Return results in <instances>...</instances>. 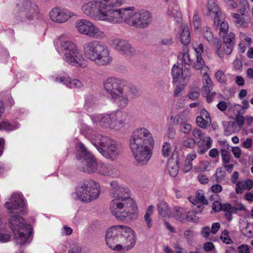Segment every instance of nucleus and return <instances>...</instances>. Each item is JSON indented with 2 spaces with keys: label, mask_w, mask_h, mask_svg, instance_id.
Listing matches in <instances>:
<instances>
[{
  "label": "nucleus",
  "mask_w": 253,
  "mask_h": 253,
  "mask_svg": "<svg viewBox=\"0 0 253 253\" xmlns=\"http://www.w3.org/2000/svg\"><path fill=\"white\" fill-rule=\"evenodd\" d=\"M122 0H90L82 6V10L88 17L112 24L127 23L128 7L117 9Z\"/></svg>",
  "instance_id": "1"
},
{
  "label": "nucleus",
  "mask_w": 253,
  "mask_h": 253,
  "mask_svg": "<svg viewBox=\"0 0 253 253\" xmlns=\"http://www.w3.org/2000/svg\"><path fill=\"white\" fill-rule=\"evenodd\" d=\"M110 185L113 198L110 207L112 214L121 220L135 217L137 208L130 197L128 189L119 186L116 181L111 182Z\"/></svg>",
  "instance_id": "2"
},
{
  "label": "nucleus",
  "mask_w": 253,
  "mask_h": 253,
  "mask_svg": "<svg viewBox=\"0 0 253 253\" xmlns=\"http://www.w3.org/2000/svg\"><path fill=\"white\" fill-rule=\"evenodd\" d=\"M154 141L148 130L144 127L136 129L129 140V147L138 164L147 163L152 156Z\"/></svg>",
  "instance_id": "3"
},
{
  "label": "nucleus",
  "mask_w": 253,
  "mask_h": 253,
  "mask_svg": "<svg viewBox=\"0 0 253 253\" xmlns=\"http://www.w3.org/2000/svg\"><path fill=\"white\" fill-rule=\"evenodd\" d=\"M83 50L85 56L99 66L109 65L112 58L106 45L101 42L94 40L84 43Z\"/></svg>",
  "instance_id": "4"
},
{
  "label": "nucleus",
  "mask_w": 253,
  "mask_h": 253,
  "mask_svg": "<svg viewBox=\"0 0 253 253\" xmlns=\"http://www.w3.org/2000/svg\"><path fill=\"white\" fill-rule=\"evenodd\" d=\"M125 83L124 80L115 77L108 78L103 82L104 89L121 109L128 104V98L123 91Z\"/></svg>",
  "instance_id": "5"
},
{
  "label": "nucleus",
  "mask_w": 253,
  "mask_h": 253,
  "mask_svg": "<svg viewBox=\"0 0 253 253\" xmlns=\"http://www.w3.org/2000/svg\"><path fill=\"white\" fill-rule=\"evenodd\" d=\"M9 226L13 233L17 244L24 245L32 233L31 226L19 215H12L8 219Z\"/></svg>",
  "instance_id": "6"
},
{
  "label": "nucleus",
  "mask_w": 253,
  "mask_h": 253,
  "mask_svg": "<svg viewBox=\"0 0 253 253\" xmlns=\"http://www.w3.org/2000/svg\"><path fill=\"white\" fill-rule=\"evenodd\" d=\"M91 118L93 122L99 123L105 127L120 130L126 126V117L122 112L116 111L101 116L93 115Z\"/></svg>",
  "instance_id": "7"
},
{
  "label": "nucleus",
  "mask_w": 253,
  "mask_h": 253,
  "mask_svg": "<svg viewBox=\"0 0 253 253\" xmlns=\"http://www.w3.org/2000/svg\"><path fill=\"white\" fill-rule=\"evenodd\" d=\"M99 185L95 181L91 179L85 180L78 184L75 195L82 202H90L99 197Z\"/></svg>",
  "instance_id": "8"
},
{
  "label": "nucleus",
  "mask_w": 253,
  "mask_h": 253,
  "mask_svg": "<svg viewBox=\"0 0 253 253\" xmlns=\"http://www.w3.org/2000/svg\"><path fill=\"white\" fill-rule=\"evenodd\" d=\"M92 143L108 159L115 160L120 154L117 143L106 136H98L97 140Z\"/></svg>",
  "instance_id": "9"
},
{
  "label": "nucleus",
  "mask_w": 253,
  "mask_h": 253,
  "mask_svg": "<svg viewBox=\"0 0 253 253\" xmlns=\"http://www.w3.org/2000/svg\"><path fill=\"white\" fill-rule=\"evenodd\" d=\"M134 7H128L129 16L127 18V24L136 28L147 27L152 22L151 14L144 10L134 12Z\"/></svg>",
  "instance_id": "10"
},
{
  "label": "nucleus",
  "mask_w": 253,
  "mask_h": 253,
  "mask_svg": "<svg viewBox=\"0 0 253 253\" xmlns=\"http://www.w3.org/2000/svg\"><path fill=\"white\" fill-rule=\"evenodd\" d=\"M76 27L78 32L89 38L97 40H102L106 37L105 32L91 22L83 19L76 22Z\"/></svg>",
  "instance_id": "11"
},
{
  "label": "nucleus",
  "mask_w": 253,
  "mask_h": 253,
  "mask_svg": "<svg viewBox=\"0 0 253 253\" xmlns=\"http://www.w3.org/2000/svg\"><path fill=\"white\" fill-rule=\"evenodd\" d=\"M79 151L82 154L84 160L79 166L80 169L88 173L95 172L98 169L95 158L86 149L83 143H79Z\"/></svg>",
  "instance_id": "12"
},
{
  "label": "nucleus",
  "mask_w": 253,
  "mask_h": 253,
  "mask_svg": "<svg viewBox=\"0 0 253 253\" xmlns=\"http://www.w3.org/2000/svg\"><path fill=\"white\" fill-rule=\"evenodd\" d=\"M136 235L130 227L121 225L120 240V251H129L132 249L136 243Z\"/></svg>",
  "instance_id": "13"
},
{
  "label": "nucleus",
  "mask_w": 253,
  "mask_h": 253,
  "mask_svg": "<svg viewBox=\"0 0 253 253\" xmlns=\"http://www.w3.org/2000/svg\"><path fill=\"white\" fill-rule=\"evenodd\" d=\"M121 225L109 228L106 232L105 240L107 246L111 249L120 251V240Z\"/></svg>",
  "instance_id": "14"
},
{
  "label": "nucleus",
  "mask_w": 253,
  "mask_h": 253,
  "mask_svg": "<svg viewBox=\"0 0 253 253\" xmlns=\"http://www.w3.org/2000/svg\"><path fill=\"white\" fill-rule=\"evenodd\" d=\"M50 19L58 24L66 22L76 14L66 8L55 7L52 8L49 13Z\"/></svg>",
  "instance_id": "15"
},
{
  "label": "nucleus",
  "mask_w": 253,
  "mask_h": 253,
  "mask_svg": "<svg viewBox=\"0 0 253 253\" xmlns=\"http://www.w3.org/2000/svg\"><path fill=\"white\" fill-rule=\"evenodd\" d=\"M17 6L20 11V15L28 19H31L37 12L36 5L29 0H24L20 1Z\"/></svg>",
  "instance_id": "16"
},
{
  "label": "nucleus",
  "mask_w": 253,
  "mask_h": 253,
  "mask_svg": "<svg viewBox=\"0 0 253 253\" xmlns=\"http://www.w3.org/2000/svg\"><path fill=\"white\" fill-rule=\"evenodd\" d=\"M112 43L115 49L123 54L130 56L135 53V49L126 40L116 39L113 41Z\"/></svg>",
  "instance_id": "17"
},
{
  "label": "nucleus",
  "mask_w": 253,
  "mask_h": 253,
  "mask_svg": "<svg viewBox=\"0 0 253 253\" xmlns=\"http://www.w3.org/2000/svg\"><path fill=\"white\" fill-rule=\"evenodd\" d=\"M64 60L70 65L76 67L84 68L86 66V61L79 49L65 58Z\"/></svg>",
  "instance_id": "18"
},
{
  "label": "nucleus",
  "mask_w": 253,
  "mask_h": 253,
  "mask_svg": "<svg viewBox=\"0 0 253 253\" xmlns=\"http://www.w3.org/2000/svg\"><path fill=\"white\" fill-rule=\"evenodd\" d=\"M204 79L203 81V86L202 88V93L206 96L208 102L210 103L212 101L215 93L211 92L213 87V83L208 76L207 73L205 75H203Z\"/></svg>",
  "instance_id": "19"
},
{
  "label": "nucleus",
  "mask_w": 253,
  "mask_h": 253,
  "mask_svg": "<svg viewBox=\"0 0 253 253\" xmlns=\"http://www.w3.org/2000/svg\"><path fill=\"white\" fill-rule=\"evenodd\" d=\"M24 205V200L19 194H13L9 200L5 203V207L9 210L22 208Z\"/></svg>",
  "instance_id": "20"
},
{
  "label": "nucleus",
  "mask_w": 253,
  "mask_h": 253,
  "mask_svg": "<svg viewBox=\"0 0 253 253\" xmlns=\"http://www.w3.org/2000/svg\"><path fill=\"white\" fill-rule=\"evenodd\" d=\"M60 45L61 50L64 53L63 57V59L78 50L76 45L73 42L70 41H65L62 42L61 43Z\"/></svg>",
  "instance_id": "21"
},
{
  "label": "nucleus",
  "mask_w": 253,
  "mask_h": 253,
  "mask_svg": "<svg viewBox=\"0 0 253 253\" xmlns=\"http://www.w3.org/2000/svg\"><path fill=\"white\" fill-rule=\"evenodd\" d=\"M208 8L209 13L210 14H213L214 15V25L218 26L220 22L219 15L221 13V11L219 10L214 0H208Z\"/></svg>",
  "instance_id": "22"
},
{
  "label": "nucleus",
  "mask_w": 253,
  "mask_h": 253,
  "mask_svg": "<svg viewBox=\"0 0 253 253\" xmlns=\"http://www.w3.org/2000/svg\"><path fill=\"white\" fill-rule=\"evenodd\" d=\"M215 48V53L220 58H223L225 55H230L233 50L222 44L220 40L213 45Z\"/></svg>",
  "instance_id": "23"
},
{
  "label": "nucleus",
  "mask_w": 253,
  "mask_h": 253,
  "mask_svg": "<svg viewBox=\"0 0 253 253\" xmlns=\"http://www.w3.org/2000/svg\"><path fill=\"white\" fill-rule=\"evenodd\" d=\"M178 65H174L171 70V74L173 77V81L174 83L181 84L182 83L183 78V73L182 70V65L180 63H178Z\"/></svg>",
  "instance_id": "24"
},
{
  "label": "nucleus",
  "mask_w": 253,
  "mask_h": 253,
  "mask_svg": "<svg viewBox=\"0 0 253 253\" xmlns=\"http://www.w3.org/2000/svg\"><path fill=\"white\" fill-rule=\"evenodd\" d=\"M253 187V180L248 179L244 181H239L236 186L235 191L238 194H242L244 191L249 190Z\"/></svg>",
  "instance_id": "25"
},
{
  "label": "nucleus",
  "mask_w": 253,
  "mask_h": 253,
  "mask_svg": "<svg viewBox=\"0 0 253 253\" xmlns=\"http://www.w3.org/2000/svg\"><path fill=\"white\" fill-rule=\"evenodd\" d=\"M174 124L178 125L180 131L184 134L189 133L192 129L191 125L183 122L182 118L179 115L176 116L174 118Z\"/></svg>",
  "instance_id": "26"
},
{
  "label": "nucleus",
  "mask_w": 253,
  "mask_h": 253,
  "mask_svg": "<svg viewBox=\"0 0 253 253\" xmlns=\"http://www.w3.org/2000/svg\"><path fill=\"white\" fill-rule=\"evenodd\" d=\"M196 56V59L193 63V68L196 70H201V73L202 75L206 74L209 68L205 65L202 55L198 53Z\"/></svg>",
  "instance_id": "27"
},
{
  "label": "nucleus",
  "mask_w": 253,
  "mask_h": 253,
  "mask_svg": "<svg viewBox=\"0 0 253 253\" xmlns=\"http://www.w3.org/2000/svg\"><path fill=\"white\" fill-rule=\"evenodd\" d=\"M212 140L211 138L208 136L206 137L203 139L198 142V146L199 148L198 152L201 154H204L211 146Z\"/></svg>",
  "instance_id": "28"
},
{
  "label": "nucleus",
  "mask_w": 253,
  "mask_h": 253,
  "mask_svg": "<svg viewBox=\"0 0 253 253\" xmlns=\"http://www.w3.org/2000/svg\"><path fill=\"white\" fill-rule=\"evenodd\" d=\"M190 202L194 205L198 204V202L203 204L208 205V202L206 199L203 191L202 190H198L196 193L195 197L192 196L188 197Z\"/></svg>",
  "instance_id": "29"
},
{
  "label": "nucleus",
  "mask_w": 253,
  "mask_h": 253,
  "mask_svg": "<svg viewBox=\"0 0 253 253\" xmlns=\"http://www.w3.org/2000/svg\"><path fill=\"white\" fill-rule=\"evenodd\" d=\"M168 14L170 17L173 18L177 22H179L181 19V13L179 10V8L176 4L169 6L168 10Z\"/></svg>",
  "instance_id": "30"
},
{
  "label": "nucleus",
  "mask_w": 253,
  "mask_h": 253,
  "mask_svg": "<svg viewBox=\"0 0 253 253\" xmlns=\"http://www.w3.org/2000/svg\"><path fill=\"white\" fill-rule=\"evenodd\" d=\"M223 43L225 46H228L232 50L235 44L236 38L235 34L233 32H230L226 34L225 36H222Z\"/></svg>",
  "instance_id": "31"
},
{
  "label": "nucleus",
  "mask_w": 253,
  "mask_h": 253,
  "mask_svg": "<svg viewBox=\"0 0 253 253\" xmlns=\"http://www.w3.org/2000/svg\"><path fill=\"white\" fill-rule=\"evenodd\" d=\"M223 124L224 127V133L226 135H229L239 130L234 121L224 122Z\"/></svg>",
  "instance_id": "32"
},
{
  "label": "nucleus",
  "mask_w": 253,
  "mask_h": 253,
  "mask_svg": "<svg viewBox=\"0 0 253 253\" xmlns=\"http://www.w3.org/2000/svg\"><path fill=\"white\" fill-rule=\"evenodd\" d=\"M180 39L184 45H188L191 41L189 29L188 26H183L180 33Z\"/></svg>",
  "instance_id": "33"
},
{
  "label": "nucleus",
  "mask_w": 253,
  "mask_h": 253,
  "mask_svg": "<svg viewBox=\"0 0 253 253\" xmlns=\"http://www.w3.org/2000/svg\"><path fill=\"white\" fill-rule=\"evenodd\" d=\"M168 169L169 173L171 176H176L178 174L179 169L178 161L173 159H169L168 163Z\"/></svg>",
  "instance_id": "34"
},
{
  "label": "nucleus",
  "mask_w": 253,
  "mask_h": 253,
  "mask_svg": "<svg viewBox=\"0 0 253 253\" xmlns=\"http://www.w3.org/2000/svg\"><path fill=\"white\" fill-rule=\"evenodd\" d=\"M157 208L159 214L162 217H166L169 215V208L167 203L164 201H160L157 205Z\"/></svg>",
  "instance_id": "35"
},
{
  "label": "nucleus",
  "mask_w": 253,
  "mask_h": 253,
  "mask_svg": "<svg viewBox=\"0 0 253 253\" xmlns=\"http://www.w3.org/2000/svg\"><path fill=\"white\" fill-rule=\"evenodd\" d=\"M203 35L204 38L212 45H214L219 40L218 38L214 37L212 32L208 27L204 30Z\"/></svg>",
  "instance_id": "36"
},
{
  "label": "nucleus",
  "mask_w": 253,
  "mask_h": 253,
  "mask_svg": "<svg viewBox=\"0 0 253 253\" xmlns=\"http://www.w3.org/2000/svg\"><path fill=\"white\" fill-rule=\"evenodd\" d=\"M186 211L180 208L175 207L174 209V216L175 219L180 222H184L186 221Z\"/></svg>",
  "instance_id": "37"
},
{
  "label": "nucleus",
  "mask_w": 253,
  "mask_h": 253,
  "mask_svg": "<svg viewBox=\"0 0 253 253\" xmlns=\"http://www.w3.org/2000/svg\"><path fill=\"white\" fill-rule=\"evenodd\" d=\"M154 208V207L152 205L149 206L144 215V220L148 228H150L152 226V219L150 216L153 213Z\"/></svg>",
  "instance_id": "38"
},
{
  "label": "nucleus",
  "mask_w": 253,
  "mask_h": 253,
  "mask_svg": "<svg viewBox=\"0 0 253 253\" xmlns=\"http://www.w3.org/2000/svg\"><path fill=\"white\" fill-rule=\"evenodd\" d=\"M196 123L197 125L203 128H206L210 126L211 124V119H206L202 117H197L196 118Z\"/></svg>",
  "instance_id": "39"
},
{
  "label": "nucleus",
  "mask_w": 253,
  "mask_h": 253,
  "mask_svg": "<svg viewBox=\"0 0 253 253\" xmlns=\"http://www.w3.org/2000/svg\"><path fill=\"white\" fill-rule=\"evenodd\" d=\"M178 63L180 61L182 63L184 62L185 64L188 65H190L191 63V60L188 51H185L183 53H180L178 55Z\"/></svg>",
  "instance_id": "40"
},
{
  "label": "nucleus",
  "mask_w": 253,
  "mask_h": 253,
  "mask_svg": "<svg viewBox=\"0 0 253 253\" xmlns=\"http://www.w3.org/2000/svg\"><path fill=\"white\" fill-rule=\"evenodd\" d=\"M113 170L112 166L108 164H103L100 166L98 172L101 174L107 175L111 174Z\"/></svg>",
  "instance_id": "41"
},
{
  "label": "nucleus",
  "mask_w": 253,
  "mask_h": 253,
  "mask_svg": "<svg viewBox=\"0 0 253 253\" xmlns=\"http://www.w3.org/2000/svg\"><path fill=\"white\" fill-rule=\"evenodd\" d=\"M64 84L70 88H80L83 85L81 81L77 79H71L69 78L67 83H64Z\"/></svg>",
  "instance_id": "42"
},
{
  "label": "nucleus",
  "mask_w": 253,
  "mask_h": 253,
  "mask_svg": "<svg viewBox=\"0 0 253 253\" xmlns=\"http://www.w3.org/2000/svg\"><path fill=\"white\" fill-rule=\"evenodd\" d=\"M221 155L223 164H228L230 162L231 157L230 152L226 149H221Z\"/></svg>",
  "instance_id": "43"
},
{
  "label": "nucleus",
  "mask_w": 253,
  "mask_h": 253,
  "mask_svg": "<svg viewBox=\"0 0 253 253\" xmlns=\"http://www.w3.org/2000/svg\"><path fill=\"white\" fill-rule=\"evenodd\" d=\"M214 176L216 178V182L219 183L225 178L226 172L222 169V168H219L217 169Z\"/></svg>",
  "instance_id": "44"
},
{
  "label": "nucleus",
  "mask_w": 253,
  "mask_h": 253,
  "mask_svg": "<svg viewBox=\"0 0 253 253\" xmlns=\"http://www.w3.org/2000/svg\"><path fill=\"white\" fill-rule=\"evenodd\" d=\"M197 211H191L187 212L186 215V220L194 222H198L199 217L196 215Z\"/></svg>",
  "instance_id": "45"
},
{
  "label": "nucleus",
  "mask_w": 253,
  "mask_h": 253,
  "mask_svg": "<svg viewBox=\"0 0 253 253\" xmlns=\"http://www.w3.org/2000/svg\"><path fill=\"white\" fill-rule=\"evenodd\" d=\"M196 144L195 140L191 137H187L182 142L183 145L189 148H193L195 146Z\"/></svg>",
  "instance_id": "46"
},
{
  "label": "nucleus",
  "mask_w": 253,
  "mask_h": 253,
  "mask_svg": "<svg viewBox=\"0 0 253 253\" xmlns=\"http://www.w3.org/2000/svg\"><path fill=\"white\" fill-rule=\"evenodd\" d=\"M171 152V146L170 144L167 142H164L163 145L162 154L163 156L166 157H168Z\"/></svg>",
  "instance_id": "47"
},
{
  "label": "nucleus",
  "mask_w": 253,
  "mask_h": 253,
  "mask_svg": "<svg viewBox=\"0 0 253 253\" xmlns=\"http://www.w3.org/2000/svg\"><path fill=\"white\" fill-rule=\"evenodd\" d=\"M215 77L220 83H224L226 82V76L224 72L221 70H218L216 72L215 74Z\"/></svg>",
  "instance_id": "48"
},
{
  "label": "nucleus",
  "mask_w": 253,
  "mask_h": 253,
  "mask_svg": "<svg viewBox=\"0 0 253 253\" xmlns=\"http://www.w3.org/2000/svg\"><path fill=\"white\" fill-rule=\"evenodd\" d=\"M231 16L235 19V23L238 25H242L244 23V17L238 13H231Z\"/></svg>",
  "instance_id": "49"
},
{
  "label": "nucleus",
  "mask_w": 253,
  "mask_h": 253,
  "mask_svg": "<svg viewBox=\"0 0 253 253\" xmlns=\"http://www.w3.org/2000/svg\"><path fill=\"white\" fill-rule=\"evenodd\" d=\"M192 22L195 29H198L201 27V20L197 13H195L194 14Z\"/></svg>",
  "instance_id": "50"
},
{
  "label": "nucleus",
  "mask_w": 253,
  "mask_h": 253,
  "mask_svg": "<svg viewBox=\"0 0 253 253\" xmlns=\"http://www.w3.org/2000/svg\"><path fill=\"white\" fill-rule=\"evenodd\" d=\"M245 118L242 115H236L235 117V121H234L239 129L243 126L244 124Z\"/></svg>",
  "instance_id": "51"
},
{
  "label": "nucleus",
  "mask_w": 253,
  "mask_h": 253,
  "mask_svg": "<svg viewBox=\"0 0 253 253\" xmlns=\"http://www.w3.org/2000/svg\"><path fill=\"white\" fill-rule=\"evenodd\" d=\"M238 209L236 208L232 207L231 205L228 203H225L222 205V210L225 212H234Z\"/></svg>",
  "instance_id": "52"
},
{
  "label": "nucleus",
  "mask_w": 253,
  "mask_h": 253,
  "mask_svg": "<svg viewBox=\"0 0 253 253\" xmlns=\"http://www.w3.org/2000/svg\"><path fill=\"white\" fill-rule=\"evenodd\" d=\"M229 26L226 22H222L220 26V35L221 36H225L227 33Z\"/></svg>",
  "instance_id": "53"
},
{
  "label": "nucleus",
  "mask_w": 253,
  "mask_h": 253,
  "mask_svg": "<svg viewBox=\"0 0 253 253\" xmlns=\"http://www.w3.org/2000/svg\"><path fill=\"white\" fill-rule=\"evenodd\" d=\"M220 239L223 243L226 244H229L231 241L229 237L228 232L226 230H224L222 231L220 236Z\"/></svg>",
  "instance_id": "54"
},
{
  "label": "nucleus",
  "mask_w": 253,
  "mask_h": 253,
  "mask_svg": "<svg viewBox=\"0 0 253 253\" xmlns=\"http://www.w3.org/2000/svg\"><path fill=\"white\" fill-rule=\"evenodd\" d=\"M233 66L234 69L237 71L241 72L242 70V63L239 59H236L233 61Z\"/></svg>",
  "instance_id": "55"
},
{
  "label": "nucleus",
  "mask_w": 253,
  "mask_h": 253,
  "mask_svg": "<svg viewBox=\"0 0 253 253\" xmlns=\"http://www.w3.org/2000/svg\"><path fill=\"white\" fill-rule=\"evenodd\" d=\"M237 250L239 253H250V252L249 246L245 244L239 246Z\"/></svg>",
  "instance_id": "56"
},
{
  "label": "nucleus",
  "mask_w": 253,
  "mask_h": 253,
  "mask_svg": "<svg viewBox=\"0 0 253 253\" xmlns=\"http://www.w3.org/2000/svg\"><path fill=\"white\" fill-rule=\"evenodd\" d=\"M222 205L220 202L215 201L212 203V210L215 212H219L222 211Z\"/></svg>",
  "instance_id": "57"
},
{
  "label": "nucleus",
  "mask_w": 253,
  "mask_h": 253,
  "mask_svg": "<svg viewBox=\"0 0 253 253\" xmlns=\"http://www.w3.org/2000/svg\"><path fill=\"white\" fill-rule=\"evenodd\" d=\"M200 95L199 91L198 90L193 89L190 91L188 95L190 99L192 100H195L197 99Z\"/></svg>",
  "instance_id": "58"
},
{
  "label": "nucleus",
  "mask_w": 253,
  "mask_h": 253,
  "mask_svg": "<svg viewBox=\"0 0 253 253\" xmlns=\"http://www.w3.org/2000/svg\"><path fill=\"white\" fill-rule=\"evenodd\" d=\"M234 111L237 113V115H242L246 112L245 109L242 106V105L239 104H236L234 106Z\"/></svg>",
  "instance_id": "59"
},
{
  "label": "nucleus",
  "mask_w": 253,
  "mask_h": 253,
  "mask_svg": "<svg viewBox=\"0 0 253 253\" xmlns=\"http://www.w3.org/2000/svg\"><path fill=\"white\" fill-rule=\"evenodd\" d=\"M192 168V163L185 160V164L182 168V170L184 172L189 171Z\"/></svg>",
  "instance_id": "60"
},
{
  "label": "nucleus",
  "mask_w": 253,
  "mask_h": 253,
  "mask_svg": "<svg viewBox=\"0 0 253 253\" xmlns=\"http://www.w3.org/2000/svg\"><path fill=\"white\" fill-rule=\"evenodd\" d=\"M192 135L196 139H201L204 135V133L201 130L196 128L192 131Z\"/></svg>",
  "instance_id": "61"
},
{
  "label": "nucleus",
  "mask_w": 253,
  "mask_h": 253,
  "mask_svg": "<svg viewBox=\"0 0 253 253\" xmlns=\"http://www.w3.org/2000/svg\"><path fill=\"white\" fill-rule=\"evenodd\" d=\"M222 187L220 184H214L211 186V189L214 193L218 194L222 191Z\"/></svg>",
  "instance_id": "62"
},
{
  "label": "nucleus",
  "mask_w": 253,
  "mask_h": 253,
  "mask_svg": "<svg viewBox=\"0 0 253 253\" xmlns=\"http://www.w3.org/2000/svg\"><path fill=\"white\" fill-rule=\"evenodd\" d=\"M68 253H86L80 247L74 246L69 250Z\"/></svg>",
  "instance_id": "63"
},
{
  "label": "nucleus",
  "mask_w": 253,
  "mask_h": 253,
  "mask_svg": "<svg viewBox=\"0 0 253 253\" xmlns=\"http://www.w3.org/2000/svg\"><path fill=\"white\" fill-rule=\"evenodd\" d=\"M245 235L248 237L251 238L253 237V227L251 225H248L245 230Z\"/></svg>",
  "instance_id": "64"
}]
</instances>
